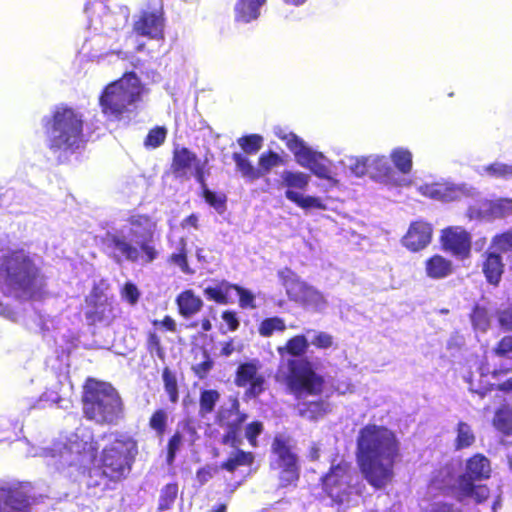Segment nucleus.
Wrapping results in <instances>:
<instances>
[{
  "instance_id": "1",
  "label": "nucleus",
  "mask_w": 512,
  "mask_h": 512,
  "mask_svg": "<svg viewBox=\"0 0 512 512\" xmlns=\"http://www.w3.org/2000/svg\"><path fill=\"white\" fill-rule=\"evenodd\" d=\"M155 223L147 216L134 215L108 226L97 236L104 252L116 263L152 262L157 252L147 243Z\"/></svg>"
},
{
  "instance_id": "2",
  "label": "nucleus",
  "mask_w": 512,
  "mask_h": 512,
  "mask_svg": "<svg viewBox=\"0 0 512 512\" xmlns=\"http://www.w3.org/2000/svg\"><path fill=\"white\" fill-rule=\"evenodd\" d=\"M36 255L24 248L0 240V276L6 293L16 297H31L40 287Z\"/></svg>"
},
{
  "instance_id": "3",
  "label": "nucleus",
  "mask_w": 512,
  "mask_h": 512,
  "mask_svg": "<svg viewBox=\"0 0 512 512\" xmlns=\"http://www.w3.org/2000/svg\"><path fill=\"white\" fill-rule=\"evenodd\" d=\"M286 383L298 401L297 410L302 417L316 420L330 411V404L327 401L308 400V397H317L322 394L324 380L315 372L312 363L307 359L287 361Z\"/></svg>"
},
{
  "instance_id": "4",
  "label": "nucleus",
  "mask_w": 512,
  "mask_h": 512,
  "mask_svg": "<svg viewBox=\"0 0 512 512\" xmlns=\"http://www.w3.org/2000/svg\"><path fill=\"white\" fill-rule=\"evenodd\" d=\"M145 93L146 88L140 78L129 72L103 89L99 105L103 115L111 121L129 119L138 109Z\"/></svg>"
},
{
  "instance_id": "5",
  "label": "nucleus",
  "mask_w": 512,
  "mask_h": 512,
  "mask_svg": "<svg viewBox=\"0 0 512 512\" xmlns=\"http://www.w3.org/2000/svg\"><path fill=\"white\" fill-rule=\"evenodd\" d=\"M83 115L68 107H57L43 118L46 144L53 152H75L84 142Z\"/></svg>"
},
{
  "instance_id": "6",
  "label": "nucleus",
  "mask_w": 512,
  "mask_h": 512,
  "mask_svg": "<svg viewBox=\"0 0 512 512\" xmlns=\"http://www.w3.org/2000/svg\"><path fill=\"white\" fill-rule=\"evenodd\" d=\"M83 412L99 424H115L123 415V403L109 383L89 379L84 386Z\"/></svg>"
},
{
  "instance_id": "7",
  "label": "nucleus",
  "mask_w": 512,
  "mask_h": 512,
  "mask_svg": "<svg viewBox=\"0 0 512 512\" xmlns=\"http://www.w3.org/2000/svg\"><path fill=\"white\" fill-rule=\"evenodd\" d=\"M322 490L336 504L348 502L353 495L360 496L365 485L351 462L333 459L329 470L320 478Z\"/></svg>"
},
{
  "instance_id": "8",
  "label": "nucleus",
  "mask_w": 512,
  "mask_h": 512,
  "mask_svg": "<svg viewBox=\"0 0 512 512\" xmlns=\"http://www.w3.org/2000/svg\"><path fill=\"white\" fill-rule=\"evenodd\" d=\"M275 135L285 142L299 166L309 170L317 178L327 180L332 186L338 184L330 167L331 161L322 152L314 150L296 134L283 128H276Z\"/></svg>"
},
{
  "instance_id": "9",
  "label": "nucleus",
  "mask_w": 512,
  "mask_h": 512,
  "mask_svg": "<svg viewBox=\"0 0 512 512\" xmlns=\"http://www.w3.org/2000/svg\"><path fill=\"white\" fill-rule=\"evenodd\" d=\"M398 450H357L359 470L375 490L390 485L394 478V464Z\"/></svg>"
},
{
  "instance_id": "10",
  "label": "nucleus",
  "mask_w": 512,
  "mask_h": 512,
  "mask_svg": "<svg viewBox=\"0 0 512 512\" xmlns=\"http://www.w3.org/2000/svg\"><path fill=\"white\" fill-rule=\"evenodd\" d=\"M85 11L89 17V29L98 35L106 36L109 46L118 41L119 30L125 26L129 16L126 7L112 12L107 0H95L88 3Z\"/></svg>"
},
{
  "instance_id": "11",
  "label": "nucleus",
  "mask_w": 512,
  "mask_h": 512,
  "mask_svg": "<svg viewBox=\"0 0 512 512\" xmlns=\"http://www.w3.org/2000/svg\"><path fill=\"white\" fill-rule=\"evenodd\" d=\"M310 181V174L299 170L286 169L280 173L279 187L285 188V197L298 207L304 210H325L326 204L320 197L303 194Z\"/></svg>"
},
{
  "instance_id": "12",
  "label": "nucleus",
  "mask_w": 512,
  "mask_h": 512,
  "mask_svg": "<svg viewBox=\"0 0 512 512\" xmlns=\"http://www.w3.org/2000/svg\"><path fill=\"white\" fill-rule=\"evenodd\" d=\"M278 276L290 299L301 302L306 307L318 312L327 308L328 302L325 296L314 287L301 281L292 270L284 268L278 272Z\"/></svg>"
},
{
  "instance_id": "13",
  "label": "nucleus",
  "mask_w": 512,
  "mask_h": 512,
  "mask_svg": "<svg viewBox=\"0 0 512 512\" xmlns=\"http://www.w3.org/2000/svg\"><path fill=\"white\" fill-rule=\"evenodd\" d=\"M133 463L132 450H102L99 468L103 477L116 483L129 475Z\"/></svg>"
},
{
  "instance_id": "14",
  "label": "nucleus",
  "mask_w": 512,
  "mask_h": 512,
  "mask_svg": "<svg viewBox=\"0 0 512 512\" xmlns=\"http://www.w3.org/2000/svg\"><path fill=\"white\" fill-rule=\"evenodd\" d=\"M422 196L440 202H451L462 197H474L475 188L466 184H454L448 181L424 183L416 187Z\"/></svg>"
},
{
  "instance_id": "15",
  "label": "nucleus",
  "mask_w": 512,
  "mask_h": 512,
  "mask_svg": "<svg viewBox=\"0 0 512 512\" xmlns=\"http://www.w3.org/2000/svg\"><path fill=\"white\" fill-rule=\"evenodd\" d=\"M246 415L239 411V402L233 398L230 400L229 405L222 406L217 414V419L220 425L227 427L226 435L224 436V444L237 448L242 445V431L241 424L245 421Z\"/></svg>"
},
{
  "instance_id": "16",
  "label": "nucleus",
  "mask_w": 512,
  "mask_h": 512,
  "mask_svg": "<svg viewBox=\"0 0 512 512\" xmlns=\"http://www.w3.org/2000/svg\"><path fill=\"white\" fill-rule=\"evenodd\" d=\"M85 317L90 324H109L115 317L113 302L99 287L86 297Z\"/></svg>"
},
{
  "instance_id": "17",
  "label": "nucleus",
  "mask_w": 512,
  "mask_h": 512,
  "mask_svg": "<svg viewBox=\"0 0 512 512\" xmlns=\"http://www.w3.org/2000/svg\"><path fill=\"white\" fill-rule=\"evenodd\" d=\"M443 249L458 259H466L471 252V235L460 226H451L441 232Z\"/></svg>"
},
{
  "instance_id": "18",
  "label": "nucleus",
  "mask_w": 512,
  "mask_h": 512,
  "mask_svg": "<svg viewBox=\"0 0 512 512\" xmlns=\"http://www.w3.org/2000/svg\"><path fill=\"white\" fill-rule=\"evenodd\" d=\"M396 436L388 428L369 424L360 430L357 448H393Z\"/></svg>"
},
{
  "instance_id": "19",
  "label": "nucleus",
  "mask_w": 512,
  "mask_h": 512,
  "mask_svg": "<svg viewBox=\"0 0 512 512\" xmlns=\"http://www.w3.org/2000/svg\"><path fill=\"white\" fill-rule=\"evenodd\" d=\"M512 213V199L499 198L494 201L482 200L468 208L467 216L470 220L505 217Z\"/></svg>"
},
{
  "instance_id": "20",
  "label": "nucleus",
  "mask_w": 512,
  "mask_h": 512,
  "mask_svg": "<svg viewBox=\"0 0 512 512\" xmlns=\"http://www.w3.org/2000/svg\"><path fill=\"white\" fill-rule=\"evenodd\" d=\"M172 167L178 177L190 178L194 176L198 182H203L204 163L187 148L175 150Z\"/></svg>"
},
{
  "instance_id": "21",
  "label": "nucleus",
  "mask_w": 512,
  "mask_h": 512,
  "mask_svg": "<svg viewBox=\"0 0 512 512\" xmlns=\"http://www.w3.org/2000/svg\"><path fill=\"white\" fill-rule=\"evenodd\" d=\"M275 458L271 461L272 469L279 473L281 487L295 484L299 479L297 457L291 450H274Z\"/></svg>"
},
{
  "instance_id": "22",
  "label": "nucleus",
  "mask_w": 512,
  "mask_h": 512,
  "mask_svg": "<svg viewBox=\"0 0 512 512\" xmlns=\"http://www.w3.org/2000/svg\"><path fill=\"white\" fill-rule=\"evenodd\" d=\"M133 31L150 39L163 37L164 18L161 10L143 11L135 19Z\"/></svg>"
},
{
  "instance_id": "23",
  "label": "nucleus",
  "mask_w": 512,
  "mask_h": 512,
  "mask_svg": "<svg viewBox=\"0 0 512 512\" xmlns=\"http://www.w3.org/2000/svg\"><path fill=\"white\" fill-rule=\"evenodd\" d=\"M260 362L252 360L239 365L236 373L235 383L239 387L249 385L247 394L256 397L263 391L264 378L259 374Z\"/></svg>"
},
{
  "instance_id": "24",
  "label": "nucleus",
  "mask_w": 512,
  "mask_h": 512,
  "mask_svg": "<svg viewBox=\"0 0 512 512\" xmlns=\"http://www.w3.org/2000/svg\"><path fill=\"white\" fill-rule=\"evenodd\" d=\"M432 233L431 224L422 220L412 222L401 240L402 245L412 252H418L430 244Z\"/></svg>"
},
{
  "instance_id": "25",
  "label": "nucleus",
  "mask_w": 512,
  "mask_h": 512,
  "mask_svg": "<svg viewBox=\"0 0 512 512\" xmlns=\"http://www.w3.org/2000/svg\"><path fill=\"white\" fill-rule=\"evenodd\" d=\"M469 368L468 375H464L465 381L469 384V390L483 397L493 386L489 381V367L483 359H475L469 361Z\"/></svg>"
},
{
  "instance_id": "26",
  "label": "nucleus",
  "mask_w": 512,
  "mask_h": 512,
  "mask_svg": "<svg viewBox=\"0 0 512 512\" xmlns=\"http://www.w3.org/2000/svg\"><path fill=\"white\" fill-rule=\"evenodd\" d=\"M28 498L11 488L0 486V512H28Z\"/></svg>"
},
{
  "instance_id": "27",
  "label": "nucleus",
  "mask_w": 512,
  "mask_h": 512,
  "mask_svg": "<svg viewBox=\"0 0 512 512\" xmlns=\"http://www.w3.org/2000/svg\"><path fill=\"white\" fill-rule=\"evenodd\" d=\"M169 245L172 250L168 262L177 266L186 275H192L195 271L189 266L187 259V241L185 237L177 239L170 237Z\"/></svg>"
},
{
  "instance_id": "28",
  "label": "nucleus",
  "mask_w": 512,
  "mask_h": 512,
  "mask_svg": "<svg viewBox=\"0 0 512 512\" xmlns=\"http://www.w3.org/2000/svg\"><path fill=\"white\" fill-rule=\"evenodd\" d=\"M367 161L370 177L381 183H389L394 172L386 156L371 154L367 156Z\"/></svg>"
},
{
  "instance_id": "29",
  "label": "nucleus",
  "mask_w": 512,
  "mask_h": 512,
  "mask_svg": "<svg viewBox=\"0 0 512 512\" xmlns=\"http://www.w3.org/2000/svg\"><path fill=\"white\" fill-rule=\"evenodd\" d=\"M426 275L434 280L443 279L453 272L452 261L441 256L434 255L425 262Z\"/></svg>"
},
{
  "instance_id": "30",
  "label": "nucleus",
  "mask_w": 512,
  "mask_h": 512,
  "mask_svg": "<svg viewBox=\"0 0 512 512\" xmlns=\"http://www.w3.org/2000/svg\"><path fill=\"white\" fill-rule=\"evenodd\" d=\"M458 490L461 498H473L477 503L484 502L489 497V489L486 485H475L466 475H460Z\"/></svg>"
},
{
  "instance_id": "31",
  "label": "nucleus",
  "mask_w": 512,
  "mask_h": 512,
  "mask_svg": "<svg viewBox=\"0 0 512 512\" xmlns=\"http://www.w3.org/2000/svg\"><path fill=\"white\" fill-rule=\"evenodd\" d=\"M490 462L489 460L481 455L475 454L467 461L466 475L471 481L482 480L490 477Z\"/></svg>"
},
{
  "instance_id": "32",
  "label": "nucleus",
  "mask_w": 512,
  "mask_h": 512,
  "mask_svg": "<svg viewBox=\"0 0 512 512\" xmlns=\"http://www.w3.org/2000/svg\"><path fill=\"white\" fill-rule=\"evenodd\" d=\"M265 2L266 0H238L235 4L236 19L245 23L257 19Z\"/></svg>"
},
{
  "instance_id": "33",
  "label": "nucleus",
  "mask_w": 512,
  "mask_h": 512,
  "mask_svg": "<svg viewBox=\"0 0 512 512\" xmlns=\"http://www.w3.org/2000/svg\"><path fill=\"white\" fill-rule=\"evenodd\" d=\"M179 312L185 318H190L198 313L202 306L203 301L200 297L196 296L192 290H186L180 293L176 299Z\"/></svg>"
},
{
  "instance_id": "34",
  "label": "nucleus",
  "mask_w": 512,
  "mask_h": 512,
  "mask_svg": "<svg viewBox=\"0 0 512 512\" xmlns=\"http://www.w3.org/2000/svg\"><path fill=\"white\" fill-rule=\"evenodd\" d=\"M196 439V431L194 427L188 422H181L178 424L174 435L169 441L168 448H180L184 446H191Z\"/></svg>"
},
{
  "instance_id": "35",
  "label": "nucleus",
  "mask_w": 512,
  "mask_h": 512,
  "mask_svg": "<svg viewBox=\"0 0 512 512\" xmlns=\"http://www.w3.org/2000/svg\"><path fill=\"white\" fill-rule=\"evenodd\" d=\"M482 270L490 284H498L503 273V263L501 256L494 252L487 254L483 263Z\"/></svg>"
},
{
  "instance_id": "36",
  "label": "nucleus",
  "mask_w": 512,
  "mask_h": 512,
  "mask_svg": "<svg viewBox=\"0 0 512 512\" xmlns=\"http://www.w3.org/2000/svg\"><path fill=\"white\" fill-rule=\"evenodd\" d=\"M477 172L481 176L510 180L512 179V164L495 161L491 164L479 167Z\"/></svg>"
},
{
  "instance_id": "37",
  "label": "nucleus",
  "mask_w": 512,
  "mask_h": 512,
  "mask_svg": "<svg viewBox=\"0 0 512 512\" xmlns=\"http://www.w3.org/2000/svg\"><path fill=\"white\" fill-rule=\"evenodd\" d=\"M93 441L94 438L91 429L80 426L71 434L63 448H95Z\"/></svg>"
},
{
  "instance_id": "38",
  "label": "nucleus",
  "mask_w": 512,
  "mask_h": 512,
  "mask_svg": "<svg viewBox=\"0 0 512 512\" xmlns=\"http://www.w3.org/2000/svg\"><path fill=\"white\" fill-rule=\"evenodd\" d=\"M235 162L236 170L241 173L242 177L248 181L259 179L263 173L260 169L255 168L250 160L241 153L235 152L232 155Z\"/></svg>"
},
{
  "instance_id": "39",
  "label": "nucleus",
  "mask_w": 512,
  "mask_h": 512,
  "mask_svg": "<svg viewBox=\"0 0 512 512\" xmlns=\"http://www.w3.org/2000/svg\"><path fill=\"white\" fill-rule=\"evenodd\" d=\"M254 461V455L250 451L236 450V452L220 465V469L234 472L242 466H250Z\"/></svg>"
},
{
  "instance_id": "40",
  "label": "nucleus",
  "mask_w": 512,
  "mask_h": 512,
  "mask_svg": "<svg viewBox=\"0 0 512 512\" xmlns=\"http://www.w3.org/2000/svg\"><path fill=\"white\" fill-rule=\"evenodd\" d=\"M390 158L401 173L408 174L412 170V153L407 148H394L390 153Z\"/></svg>"
},
{
  "instance_id": "41",
  "label": "nucleus",
  "mask_w": 512,
  "mask_h": 512,
  "mask_svg": "<svg viewBox=\"0 0 512 512\" xmlns=\"http://www.w3.org/2000/svg\"><path fill=\"white\" fill-rule=\"evenodd\" d=\"M178 484L176 482L168 483L162 487L158 500L157 510L159 512L167 511L174 505L178 496Z\"/></svg>"
},
{
  "instance_id": "42",
  "label": "nucleus",
  "mask_w": 512,
  "mask_h": 512,
  "mask_svg": "<svg viewBox=\"0 0 512 512\" xmlns=\"http://www.w3.org/2000/svg\"><path fill=\"white\" fill-rule=\"evenodd\" d=\"M473 329L476 332H486L491 323V315L484 306L476 305L470 315Z\"/></svg>"
},
{
  "instance_id": "43",
  "label": "nucleus",
  "mask_w": 512,
  "mask_h": 512,
  "mask_svg": "<svg viewBox=\"0 0 512 512\" xmlns=\"http://www.w3.org/2000/svg\"><path fill=\"white\" fill-rule=\"evenodd\" d=\"M340 163L358 178L368 174L367 156H348Z\"/></svg>"
},
{
  "instance_id": "44",
  "label": "nucleus",
  "mask_w": 512,
  "mask_h": 512,
  "mask_svg": "<svg viewBox=\"0 0 512 512\" xmlns=\"http://www.w3.org/2000/svg\"><path fill=\"white\" fill-rule=\"evenodd\" d=\"M219 398L220 394L216 390L209 389L201 391L199 399V415L202 418H205L208 414H211L214 411Z\"/></svg>"
},
{
  "instance_id": "45",
  "label": "nucleus",
  "mask_w": 512,
  "mask_h": 512,
  "mask_svg": "<svg viewBox=\"0 0 512 512\" xmlns=\"http://www.w3.org/2000/svg\"><path fill=\"white\" fill-rule=\"evenodd\" d=\"M309 346V338L308 335H297L291 338L286 346L283 348H279L280 354L283 355L284 351L292 356H301L303 355Z\"/></svg>"
},
{
  "instance_id": "46",
  "label": "nucleus",
  "mask_w": 512,
  "mask_h": 512,
  "mask_svg": "<svg viewBox=\"0 0 512 512\" xmlns=\"http://www.w3.org/2000/svg\"><path fill=\"white\" fill-rule=\"evenodd\" d=\"M494 426L505 434L512 433V407L504 406L500 408L494 417Z\"/></svg>"
},
{
  "instance_id": "47",
  "label": "nucleus",
  "mask_w": 512,
  "mask_h": 512,
  "mask_svg": "<svg viewBox=\"0 0 512 512\" xmlns=\"http://www.w3.org/2000/svg\"><path fill=\"white\" fill-rule=\"evenodd\" d=\"M0 203L5 208H11L13 205L29 207L30 202L23 192H16L14 189H7L0 195Z\"/></svg>"
},
{
  "instance_id": "48",
  "label": "nucleus",
  "mask_w": 512,
  "mask_h": 512,
  "mask_svg": "<svg viewBox=\"0 0 512 512\" xmlns=\"http://www.w3.org/2000/svg\"><path fill=\"white\" fill-rule=\"evenodd\" d=\"M231 289H233V285L228 283H221L214 287H206L204 289V294L209 300H213L220 304H226L227 296Z\"/></svg>"
},
{
  "instance_id": "49",
  "label": "nucleus",
  "mask_w": 512,
  "mask_h": 512,
  "mask_svg": "<svg viewBox=\"0 0 512 512\" xmlns=\"http://www.w3.org/2000/svg\"><path fill=\"white\" fill-rule=\"evenodd\" d=\"M237 143L245 153L256 154L262 148L263 137L258 134H251L240 137Z\"/></svg>"
},
{
  "instance_id": "50",
  "label": "nucleus",
  "mask_w": 512,
  "mask_h": 512,
  "mask_svg": "<svg viewBox=\"0 0 512 512\" xmlns=\"http://www.w3.org/2000/svg\"><path fill=\"white\" fill-rule=\"evenodd\" d=\"M475 442V435L472 428L464 422L457 427V448L470 447Z\"/></svg>"
},
{
  "instance_id": "51",
  "label": "nucleus",
  "mask_w": 512,
  "mask_h": 512,
  "mask_svg": "<svg viewBox=\"0 0 512 512\" xmlns=\"http://www.w3.org/2000/svg\"><path fill=\"white\" fill-rule=\"evenodd\" d=\"M285 323L284 321L279 317H273V318H267L264 321H262L259 332L264 337L271 336L275 331H284L285 330Z\"/></svg>"
},
{
  "instance_id": "52",
  "label": "nucleus",
  "mask_w": 512,
  "mask_h": 512,
  "mask_svg": "<svg viewBox=\"0 0 512 512\" xmlns=\"http://www.w3.org/2000/svg\"><path fill=\"white\" fill-rule=\"evenodd\" d=\"M306 333L310 343L317 348L326 349L333 345V337L326 332H318L309 329L306 331Z\"/></svg>"
},
{
  "instance_id": "53",
  "label": "nucleus",
  "mask_w": 512,
  "mask_h": 512,
  "mask_svg": "<svg viewBox=\"0 0 512 512\" xmlns=\"http://www.w3.org/2000/svg\"><path fill=\"white\" fill-rule=\"evenodd\" d=\"M168 414L165 410L159 409L153 413L149 425L158 436H162L167 426Z\"/></svg>"
},
{
  "instance_id": "54",
  "label": "nucleus",
  "mask_w": 512,
  "mask_h": 512,
  "mask_svg": "<svg viewBox=\"0 0 512 512\" xmlns=\"http://www.w3.org/2000/svg\"><path fill=\"white\" fill-rule=\"evenodd\" d=\"M163 381L165 391L167 392L171 402L175 403L178 400V388H177V380L175 375L169 370L164 369L163 371Z\"/></svg>"
},
{
  "instance_id": "55",
  "label": "nucleus",
  "mask_w": 512,
  "mask_h": 512,
  "mask_svg": "<svg viewBox=\"0 0 512 512\" xmlns=\"http://www.w3.org/2000/svg\"><path fill=\"white\" fill-rule=\"evenodd\" d=\"M497 319L501 328L512 330V304H502L497 309Z\"/></svg>"
},
{
  "instance_id": "56",
  "label": "nucleus",
  "mask_w": 512,
  "mask_h": 512,
  "mask_svg": "<svg viewBox=\"0 0 512 512\" xmlns=\"http://www.w3.org/2000/svg\"><path fill=\"white\" fill-rule=\"evenodd\" d=\"M166 134L165 128L157 127L152 129L146 137L145 145L152 148L160 146L164 142Z\"/></svg>"
},
{
  "instance_id": "57",
  "label": "nucleus",
  "mask_w": 512,
  "mask_h": 512,
  "mask_svg": "<svg viewBox=\"0 0 512 512\" xmlns=\"http://www.w3.org/2000/svg\"><path fill=\"white\" fill-rule=\"evenodd\" d=\"M204 198L206 202L212 206L218 213H223L225 210V197L216 194L210 190H204Z\"/></svg>"
},
{
  "instance_id": "58",
  "label": "nucleus",
  "mask_w": 512,
  "mask_h": 512,
  "mask_svg": "<svg viewBox=\"0 0 512 512\" xmlns=\"http://www.w3.org/2000/svg\"><path fill=\"white\" fill-rule=\"evenodd\" d=\"M220 470L218 465H206L196 472V480L200 486L207 483Z\"/></svg>"
},
{
  "instance_id": "59",
  "label": "nucleus",
  "mask_w": 512,
  "mask_h": 512,
  "mask_svg": "<svg viewBox=\"0 0 512 512\" xmlns=\"http://www.w3.org/2000/svg\"><path fill=\"white\" fill-rule=\"evenodd\" d=\"M233 290L237 292L239 304L242 308H255V297L251 291L238 285H233Z\"/></svg>"
},
{
  "instance_id": "60",
  "label": "nucleus",
  "mask_w": 512,
  "mask_h": 512,
  "mask_svg": "<svg viewBox=\"0 0 512 512\" xmlns=\"http://www.w3.org/2000/svg\"><path fill=\"white\" fill-rule=\"evenodd\" d=\"M280 161V156L274 152L263 153L259 157V166L264 172H268L271 168L277 166Z\"/></svg>"
},
{
  "instance_id": "61",
  "label": "nucleus",
  "mask_w": 512,
  "mask_h": 512,
  "mask_svg": "<svg viewBox=\"0 0 512 512\" xmlns=\"http://www.w3.org/2000/svg\"><path fill=\"white\" fill-rule=\"evenodd\" d=\"M492 244L497 250L502 252L512 249V231L495 236Z\"/></svg>"
},
{
  "instance_id": "62",
  "label": "nucleus",
  "mask_w": 512,
  "mask_h": 512,
  "mask_svg": "<svg viewBox=\"0 0 512 512\" xmlns=\"http://www.w3.org/2000/svg\"><path fill=\"white\" fill-rule=\"evenodd\" d=\"M495 354L499 357L512 361V336H506L499 342L495 349Z\"/></svg>"
},
{
  "instance_id": "63",
  "label": "nucleus",
  "mask_w": 512,
  "mask_h": 512,
  "mask_svg": "<svg viewBox=\"0 0 512 512\" xmlns=\"http://www.w3.org/2000/svg\"><path fill=\"white\" fill-rule=\"evenodd\" d=\"M263 426L261 422H253L249 424L245 429V437L248 440L250 446H257V437L261 434Z\"/></svg>"
},
{
  "instance_id": "64",
  "label": "nucleus",
  "mask_w": 512,
  "mask_h": 512,
  "mask_svg": "<svg viewBox=\"0 0 512 512\" xmlns=\"http://www.w3.org/2000/svg\"><path fill=\"white\" fill-rule=\"evenodd\" d=\"M109 438L113 440L114 443L117 444V446H114L113 448H135L137 445V443L133 440L132 437L125 434H111Z\"/></svg>"
}]
</instances>
